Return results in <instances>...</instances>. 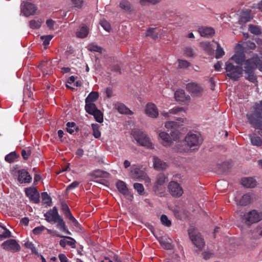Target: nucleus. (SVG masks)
Segmentation results:
<instances>
[{"label":"nucleus","mask_w":262,"mask_h":262,"mask_svg":"<svg viewBox=\"0 0 262 262\" xmlns=\"http://www.w3.org/2000/svg\"><path fill=\"white\" fill-rule=\"evenodd\" d=\"M115 107L120 114H130L132 113L131 111L127 108L124 104L121 103H116L115 104Z\"/></svg>","instance_id":"obj_28"},{"label":"nucleus","mask_w":262,"mask_h":262,"mask_svg":"<svg viewBox=\"0 0 262 262\" xmlns=\"http://www.w3.org/2000/svg\"><path fill=\"white\" fill-rule=\"evenodd\" d=\"M18 181L20 183H28L31 182L32 177L29 172L25 169L18 170Z\"/></svg>","instance_id":"obj_18"},{"label":"nucleus","mask_w":262,"mask_h":262,"mask_svg":"<svg viewBox=\"0 0 262 262\" xmlns=\"http://www.w3.org/2000/svg\"><path fill=\"white\" fill-rule=\"evenodd\" d=\"M1 247L6 251H9L13 253L18 252L20 250V245L14 239H10L5 241L2 244Z\"/></svg>","instance_id":"obj_13"},{"label":"nucleus","mask_w":262,"mask_h":262,"mask_svg":"<svg viewBox=\"0 0 262 262\" xmlns=\"http://www.w3.org/2000/svg\"><path fill=\"white\" fill-rule=\"evenodd\" d=\"M85 111L90 115H92L98 108L94 103H87L85 105Z\"/></svg>","instance_id":"obj_32"},{"label":"nucleus","mask_w":262,"mask_h":262,"mask_svg":"<svg viewBox=\"0 0 262 262\" xmlns=\"http://www.w3.org/2000/svg\"><path fill=\"white\" fill-rule=\"evenodd\" d=\"M251 197L249 194H246L243 195L239 201V205L242 206H246L251 202Z\"/></svg>","instance_id":"obj_33"},{"label":"nucleus","mask_w":262,"mask_h":262,"mask_svg":"<svg viewBox=\"0 0 262 262\" xmlns=\"http://www.w3.org/2000/svg\"><path fill=\"white\" fill-rule=\"evenodd\" d=\"M256 68L262 72V58L255 54L245 61L244 66L245 77L251 82H254L256 80L254 70Z\"/></svg>","instance_id":"obj_1"},{"label":"nucleus","mask_w":262,"mask_h":262,"mask_svg":"<svg viewBox=\"0 0 262 262\" xmlns=\"http://www.w3.org/2000/svg\"><path fill=\"white\" fill-rule=\"evenodd\" d=\"M216 43L217 45V48L215 51V58L219 59L225 55V52L218 42H216Z\"/></svg>","instance_id":"obj_35"},{"label":"nucleus","mask_w":262,"mask_h":262,"mask_svg":"<svg viewBox=\"0 0 262 262\" xmlns=\"http://www.w3.org/2000/svg\"><path fill=\"white\" fill-rule=\"evenodd\" d=\"M58 258L60 262H68V259L66 256L63 254H60L58 255Z\"/></svg>","instance_id":"obj_64"},{"label":"nucleus","mask_w":262,"mask_h":262,"mask_svg":"<svg viewBox=\"0 0 262 262\" xmlns=\"http://www.w3.org/2000/svg\"><path fill=\"white\" fill-rule=\"evenodd\" d=\"M189 237L193 245L200 250H202L205 246L204 239L201 235L198 232L196 229L194 227H190L188 229Z\"/></svg>","instance_id":"obj_6"},{"label":"nucleus","mask_w":262,"mask_h":262,"mask_svg":"<svg viewBox=\"0 0 262 262\" xmlns=\"http://www.w3.org/2000/svg\"><path fill=\"white\" fill-rule=\"evenodd\" d=\"M25 246L27 248L31 249V251L33 253H34V254L37 253V251L36 249L34 244L32 242L27 241V242L25 243Z\"/></svg>","instance_id":"obj_53"},{"label":"nucleus","mask_w":262,"mask_h":262,"mask_svg":"<svg viewBox=\"0 0 262 262\" xmlns=\"http://www.w3.org/2000/svg\"><path fill=\"white\" fill-rule=\"evenodd\" d=\"M179 67L180 68H187L189 66V63L186 60H178Z\"/></svg>","instance_id":"obj_58"},{"label":"nucleus","mask_w":262,"mask_h":262,"mask_svg":"<svg viewBox=\"0 0 262 262\" xmlns=\"http://www.w3.org/2000/svg\"><path fill=\"white\" fill-rule=\"evenodd\" d=\"M75 127L76 124L74 122H68L67 123V130L71 134L74 133Z\"/></svg>","instance_id":"obj_52"},{"label":"nucleus","mask_w":262,"mask_h":262,"mask_svg":"<svg viewBox=\"0 0 262 262\" xmlns=\"http://www.w3.org/2000/svg\"><path fill=\"white\" fill-rule=\"evenodd\" d=\"M161 0H140V4L142 6L149 5V4H155L160 2Z\"/></svg>","instance_id":"obj_51"},{"label":"nucleus","mask_w":262,"mask_h":262,"mask_svg":"<svg viewBox=\"0 0 262 262\" xmlns=\"http://www.w3.org/2000/svg\"><path fill=\"white\" fill-rule=\"evenodd\" d=\"M145 114L149 117L156 118L159 115L158 110L156 105L152 103L147 104L145 109Z\"/></svg>","instance_id":"obj_17"},{"label":"nucleus","mask_w":262,"mask_h":262,"mask_svg":"<svg viewBox=\"0 0 262 262\" xmlns=\"http://www.w3.org/2000/svg\"><path fill=\"white\" fill-rule=\"evenodd\" d=\"M4 231L2 233L0 234V239L2 240L4 238H9L11 237V232L5 227H2Z\"/></svg>","instance_id":"obj_45"},{"label":"nucleus","mask_w":262,"mask_h":262,"mask_svg":"<svg viewBox=\"0 0 262 262\" xmlns=\"http://www.w3.org/2000/svg\"><path fill=\"white\" fill-rule=\"evenodd\" d=\"M134 188L138 192L139 195H143L144 194V188L142 184L136 183L134 184Z\"/></svg>","instance_id":"obj_40"},{"label":"nucleus","mask_w":262,"mask_h":262,"mask_svg":"<svg viewBox=\"0 0 262 262\" xmlns=\"http://www.w3.org/2000/svg\"><path fill=\"white\" fill-rule=\"evenodd\" d=\"M74 7L80 8L83 4V0H71Z\"/></svg>","instance_id":"obj_59"},{"label":"nucleus","mask_w":262,"mask_h":262,"mask_svg":"<svg viewBox=\"0 0 262 262\" xmlns=\"http://www.w3.org/2000/svg\"><path fill=\"white\" fill-rule=\"evenodd\" d=\"M79 183L78 182L74 181L67 187V190H71L72 189H73L77 187L79 185Z\"/></svg>","instance_id":"obj_62"},{"label":"nucleus","mask_w":262,"mask_h":262,"mask_svg":"<svg viewBox=\"0 0 262 262\" xmlns=\"http://www.w3.org/2000/svg\"><path fill=\"white\" fill-rule=\"evenodd\" d=\"M172 239L168 237L164 236L161 237L160 240V243L161 246L165 249L170 250L173 248V245L172 244Z\"/></svg>","instance_id":"obj_26"},{"label":"nucleus","mask_w":262,"mask_h":262,"mask_svg":"<svg viewBox=\"0 0 262 262\" xmlns=\"http://www.w3.org/2000/svg\"><path fill=\"white\" fill-rule=\"evenodd\" d=\"M41 197L44 203L49 204L51 203V198L47 192L42 193Z\"/></svg>","instance_id":"obj_54"},{"label":"nucleus","mask_w":262,"mask_h":262,"mask_svg":"<svg viewBox=\"0 0 262 262\" xmlns=\"http://www.w3.org/2000/svg\"><path fill=\"white\" fill-rule=\"evenodd\" d=\"M166 179V177L164 174L161 173L159 174L156 182V186L158 187L159 186L163 185L165 182Z\"/></svg>","instance_id":"obj_36"},{"label":"nucleus","mask_w":262,"mask_h":262,"mask_svg":"<svg viewBox=\"0 0 262 262\" xmlns=\"http://www.w3.org/2000/svg\"><path fill=\"white\" fill-rule=\"evenodd\" d=\"M225 69L227 76L234 80H237L242 77L244 71L242 67L234 66L230 61L226 62Z\"/></svg>","instance_id":"obj_5"},{"label":"nucleus","mask_w":262,"mask_h":262,"mask_svg":"<svg viewBox=\"0 0 262 262\" xmlns=\"http://www.w3.org/2000/svg\"><path fill=\"white\" fill-rule=\"evenodd\" d=\"M64 238L70 239L69 241L66 240L65 239H61L59 241V245L61 247L64 248L67 245L71 246L72 248H75L76 247V241L75 240L70 236H64L63 237Z\"/></svg>","instance_id":"obj_25"},{"label":"nucleus","mask_w":262,"mask_h":262,"mask_svg":"<svg viewBox=\"0 0 262 262\" xmlns=\"http://www.w3.org/2000/svg\"><path fill=\"white\" fill-rule=\"evenodd\" d=\"M245 49L243 45L241 43H238L235 48V54L232 56L228 61H234L237 64L242 65L244 63V66H245ZM244 68V67H243Z\"/></svg>","instance_id":"obj_8"},{"label":"nucleus","mask_w":262,"mask_h":262,"mask_svg":"<svg viewBox=\"0 0 262 262\" xmlns=\"http://www.w3.org/2000/svg\"><path fill=\"white\" fill-rule=\"evenodd\" d=\"M174 97L177 101L186 103L190 100V96L186 95L184 91L179 90L177 91L174 93Z\"/></svg>","instance_id":"obj_20"},{"label":"nucleus","mask_w":262,"mask_h":262,"mask_svg":"<svg viewBox=\"0 0 262 262\" xmlns=\"http://www.w3.org/2000/svg\"><path fill=\"white\" fill-rule=\"evenodd\" d=\"M37 10L34 4L29 2H24L20 5V12L24 16L28 17L34 15Z\"/></svg>","instance_id":"obj_12"},{"label":"nucleus","mask_w":262,"mask_h":262,"mask_svg":"<svg viewBox=\"0 0 262 262\" xmlns=\"http://www.w3.org/2000/svg\"><path fill=\"white\" fill-rule=\"evenodd\" d=\"M129 176L134 179L144 180L146 182L149 181V179L147 176L146 173L136 165H133L132 166L129 172Z\"/></svg>","instance_id":"obj_10"},{"label":"nucleus","mask_w":262,"mask_h":262,"mask_svg":"<svg viewBox=\"0 0 262 262\" xmlns=\"http://www.w3.org/2000/svg\"><path fill=\"white\" fill-rule=\"evenodd\" d=\"M132 135L139 145L148 149L154 148L150 139L144 132L141 130H135L132 132Z\"/></svg>","instance_id":"obj_4"},{"label":"nucleus","mask_w":262,"mask_h":262,"mask_svg":"<svg viewBox=\"0 0 262 262\" xmlns=\"http://www.w3.org/2000/svg\"><path fill=\"white\" fill-rule=\"evenodd\" d=\"M21 156L24 159H27L31 154V151L29 149L25 150L23 149L21 150Z\"/></svg>","instance_id":"obj_61"},{"label":"nucleus","mask_w":262,"mask_h":262,"mask_svg":"<svg viewBox=\"0 0 262 262\" xmlns=\"http://www.w3.org/2000/svg\"><path fill=\"white\" fill-rule=\"evenodd\" d=\"M152 160L154 168L157 170H164L168 166L167 164L165 162L162 161L157 157L154 156Z\"/></svg>","instance_id":"obj_22"},{"label":"nucleus","mask_w":262,"mask_h":262,"mask_svg":"<svg viewBox=\"0 0 262 262\" xmlns=\"http://www.w3.org/2000/svg\"><path fill=\"white\" fill-rule=\"evenodd\" d=\"M252 113L247 114L249 123L255 129L262 130V101L254 106Z\"/></svg>","instance_id":"obj_3"},{"label":"nucleus","mask_w":262,"mask_h":262,"mask_svg":"<svg viewBox=\"0 0 262 262\" xmlns=\"http://www.w3.org/2000/svg\"><path fill=\"white\" fill-rule=\"evenodd\" d=\"M52 38L53 36L52 35L41 36L40 38L43 42V45L45 46V48H47V46L49 45L50 41Z\"/></svg>","instance_id":"obj_49"},{"label":"nucleus","mask_w":262,"mask_h":262,"mask_svg":"<svg viewBox=\"0 0 262 262\" xmlns=\"http://www.w3.org/2000/svg\"><path fill=\"white\" fill-rule=\"evenodd\" d=\"M89 32L88 27L84 25L80 26L79 29L76 31V35L78 38H83L86 37Z\"/></svg>","instance_id":"obj_27"},{"label":"nucleus","mask_w":262,"mask_h":262,"mask_svg":"<svg viewBox=\"0 0 262 262\" xmlns=\"http://www.w3.org/2000/svg\"><path fill=\"white\" fill-rule=\"evenodd\" d=\"M25 193L31 201L34 203H38L39 202V193L36 188L34 187L27 188Z\"/></svg>","instance_id":"obj_15"},{"label":"nucleus","mask_w":262,"mask_h":262,"mask_svg":"<svg viewBox=\"0 0 262 262\" xmlns=\"http://www.w3.org/2000/svg\"><path fill=\"white\" fill-rule=\"evenodd\" d=\"M62 210L66 216L72 222L75 226L79 225L78 222L75 219L71 212L70 209L66 204H62Z\"/></svg>","instance_id":"obj_21"},{"label":"nucleus","mask_w":262,"mask_h":262,"mask_svg":"<svg viewBox=\"0 0 262 262\" xmlns=\"http://www.w3.org/2000/svg\"><path fill=\"white\" fill-rule=\"evenodd\" d=\"M241 184L247 188H253L257 185L255 180L251 177L244 178L241 180Z\"/></svg>","instance_id":"obj_23"},{"label":"nucleus","mask_w":262,"mask_h":262,"mask_svg":"<svg viewBox=\"0 0 262 262\" xmlns=\"http://www.w3.org/2000/svg\"><path fill=\"white\" fill-rule=\"evenodd\" d=\"M168 188L170 194L174 197L179 198L183 193L182 187L177 182H170L168 185Z\"/></svg>","instance_id":"obj_14"},{"label":"nucleus","mask_w":262,"mask_h":262,"mask_svg":"<svg viewBox=\"0 0 262 262\" xmlns=\"http://www.w3.org/2000/svg\"><path fill=\"white\" fill-rule=\"evenodd\" d=\"M101 26L107 32H109L111 29L110 24L105 20H101L100 22Z\"/></svg>","instance_id":"obj_56"},{"label":"nucleus","mask_w":262,"mask_h":262,"mask_svg":"<svg viewBox=\"0 0 262 262\" xmlns=\"http://www.w3.org/2000/svg\"><path fill=\"white\" fill-rule=\"evenodd\" d=\"M46 229V228L43 226L36 227L33 230V233L34 234L38 235L42 233Z\"/></svg>","instance_id":"obj_55"},{"label":"nucleus","mask_w":262,"mask_h":262,"mask_svg":"<svg viewBox=\"0 0 262 262\" xmlns=\"http://www.w3.org/2000/svg\"><path fill=\"white\" fill-rule=\"evenodd\" d=\"M186 89L192 96L200 97L202 95L204 89L200 84L195 82H190L186 84Z\"/></svg>","instance_id":"obj_11"},{"label":"nucleus","mask_w":262,"mask_h":262,"mask_svg":"<svg viewBox=\"0 0 262 262\" xmlns=\"http://www.w3.org/2000/svg\"><path fill=\"white\" fill-rule=\"evenodd\" d=\"M212 255V253L209 251H204L202 253V256L204 259L207 260L209 259Z\"/></svg>","instance_id":"obj_63"},{"label":"nucleus","mask_w":262,"mask_h":262,"mask_svg":"<svg viewBox=\"0 0 262 262\" xmlns=\"http://www.w3.org/2000/svg\"><path fill=\"white\" fill-rule=\"evenodd\" d=\"M243 220L248 225L256 223L262 220V211L257 210H252L243 216Z\"/></svg>","instance_id":"obj_7"},{"label":"nucleus","mask_w":262,"mask_h":262,"mask_svg":"<svg viewBox=\"0 0 262 262\" xmlns=\"http://www.w3.org/2000/svg\"><path fill=\"white\" fill-rule=\"evenodd\" d=\"M17 158V156L15 152H11L6 156L5 160L10 163H13L15 161V159Z\"/></svg>","instance_id":"obj_41"},{"label":"nucleus","mask_w":262,"mask_h":262,"mask_svg":"<svg viewBox=\"0 0 262 262\" xmlns=\"http://www.w3.org/2000/svg\"><path fill=\"white\" fill-rule=\"evenodd\" d=\"M249 30L252 33L256 35H258L261 33V30L260 28L256 26L250 25Z\"/></svg>","instance_id":"obj_50"},{"label":"nucleus","mask_w":262,"mask_h":262,"mask_svg":"<svg viewBox=\"0 0 262 262\" xmlns=\"http://www.w3.org/2000/svg\"><path fill=\"white\" fill-rule=\"evenodd\" d=\"M42 21L41 19L31 20L29 22L30 27L32 29H38L41 25Z\"/></svg>","instance_id":"obj_42"},{"label":"nucleus","mask_w":262,"mask_h":262,"mask_svg":"<svg viewBox=\"0 0 262 262\" xmlns=\"http://www.w3.org/2000/svg\"><path fill=\"white\" fill-rule=\"evenodd\" d=\"M88 50L91 51H95L99 53H101L102 51V49L97 46L96 44L92 43L88 45Z\"/></svg>","instance_id":"obj_44"},{"label":"nucleus","mask_w":262,"mask_h":262,"mask_svg":"<svg viewBox=\"0 0 262 262\" xmlns=\"http://www.w3.org/2000/svg\"><path fill=\"white\" fill-rule=\"evenodd\" d=\"M203 141L201 136L199 133L189 132L185 138V142L187 146L184 147L178 148V150L181 152H188L189 150L198 149Z\"/></svg>","instance_id":"obj_2"},{"label":"nucleus","mask_w":262,"mask_h":262,"mask_svg":"<svg viewBox=\"0 0 262 262\" xmlns=\"http://www.w3.org/2000/svg\"><path fill=\"white\" fill-rule=\"evenodd\" d=\"M116 187L118 191L123 195L126 197L129 196L130 199L133 198V195L129 194L126 184L124 182L121 180L118 181L116 183Z\"/></svg>","instance_id":"obj_19"},{"label":"nucleus","mask_w":262,"mask_h":262,"mask_svg":"<svg viewBox=\"0 0 262 262\" xmlns=\"http://www.w3.org/2000/svg\"><path fill=\"white\" fill-rule=\"evenodd\" d=\"M251 144L256 146H262V139L255 134H252L249 136Z\"/></svg>","instance_id":"obj_29"},{"label":"nucleus","mask_w":262,"mask_h":262,"mask_svg":"<svg viewBox=\"0 0 262 262\" xmlns=\"http://www.w3.org/2000/svg\"><path fill=\"white\" fill-rule=\"evenodd\" d=\"M184 53L186 55L192 57L194 55V52L191 48L187 47L184 49Z\"/></svg>","instance_id":"obj_60"},{"label":"nucleus","mask_w":262,"mask_h":262,"mask_svg":"<svg viewBox=\"0 0 262 262\" xmlns=\"http://www.w3.org/2000/svg\"><path fill=\"white\" fill-rule=\"evenodd\" d=\"M56 223H57V227L60 230H61L62 231L63 230H66L67 227H66V224L61 217H60L58 219V221H57Z\"/></svg>","instance_id":"obj_47"},{"label":"nucleus","mask_w":262,"mask_h":262,"mask_svg":"<svg viewBox=\"0 0 262 262\" xmlns=\"http://www.w3.org/2000/svg\"><path fill=\"white\" fill-rule=\"evenodd\" d=\"M92 115L94 116L95 120L99 123H102L103 121V114L101 112L97 110L95 112H94Z\"/></svg>","instance_id":"obj_39"},{"label":"nucleus","mask_w":262,"mask_h":262,"mask_svg":"<svg viewBox=\"0 0 262 262\" xmlns=\"http://www.w3.org/2000/svg\"><path fill=\"white\" fill-rule=\"evenodd\" d=\"M51 62L49 61H42L40 65V69L45 74H49L51 73L50 69Z\"/></svg>","instance_id":"obj_31"},{"label":"nucleus","mask_w":262,"mask_h":262,"mask_svg":"<svg viewBox=\"0 0 262 262\" xmlns=\"http://www.w3.org/2000/svg\"><path fill=\"white\" fill-rule=\"evenodd\" d=\"M47 222L56 223L60 217L56 207H54L44 214Z\"/></svg>","instance_id":"obj_16"},{"label":"nucleus","mask_w":262,"mask_h":262,"mask_svg":"<svg viewBox=\"0 0 262 262\" xmlns=\"http://www.w3.org/2000/svg\"><path fill=\"white\" fill-rule=\"evenodd\" d=\"M120 7L125 11H129L131 9L130 2L126 0H122L120 3Z\"/></svg>","instance_id":"obj_38"},{"label":"nucleus","mask_w":262,"mask_h":262,"mask_svg":"<svg viewBox=\"0 0 262 262\" xmlns=\"http://www.w3.org/2000/svg\"><path fill=\"white\" fill-rule=\"evenodd\" d=\"M158 32L157 30L155 28H149L146 32V35L151 36L154 39H156L158 37Z\"/></svg>","instance_id":"obj_43"},{"label":"nucleus","mask_w":262,"mask_h":262,"mask_svg":"<svg viewBox=\"0 0 262 262\" xmlns=\"http://www.w3.org/2000/svg\"><path fill=\"white\" fill-rule=\"evenodd\" d=\"M160 220L163 225L167 227H170L171 226V221L168 219L166 215H162L160 218Z\"/></svg>","instance_id":"obj_48"},{"label":"nucleus","mask_w":262,"mask_h":262,"mask_svg":"<svg viewBox=\"0 0 262 262\" xmlns=\"http://www.w3.org/2000/svg\"><path fill=\"white\" fill-rule=\"evenodd\" d=\"M181 113H185L184 110L182 107H176L171 109L168 113H162V114L165 117H169V114H178Z\"/></svg>","instance_id":"obj_34"},{"label":"nucleus","mask_w":262,"mask_h":262,"mask_svg":"<svg viewBox=\"0 0 262 262\" xmlns=\"http://www.w3.org/2000/svg\"><path fill=\"white\" fill-rule=\"evenodd\" d=\"M181 134L177 130H174L171 133V137L165 132H161L159 133V137L162 140V144L164 146H169L171 143V138L174 141L179 140L181 138Z\"/></svg>","instance_id":"obj_9"},{"label":"nucleus","mask_w":262,"mask_h":262,"mask_svg":"<svg viewBox=\"0 0 262 262\" xmlns=\"http://www.w3.org/2000/svg\"><path fill=\"white\" fill-rule=\"evenodd\" d=\"M241 44L244 47L245 50L246 49H250V50H254L256 48L255 44L254 42L250 41H248L243 42Z\"/></svg>","instance_id":"obj_46"},{"label":"nucleus","mask_w":262,"mask_h":262,"mask_svg":"<svg viewBox=\"0 0 262 262\" xmlns=\"http://www.w3.org/2000/svg\"><path fill=\"white\" fill-rule=\"evenodd\" d=\"M178 126V124L176 122L168 121L166 122L165 126L167 128H176Z\"/></svg>","instance_id":"obj_57"},{"label":"nucleus","mask_w":262,"mask_h":262,"mask_svg":"<svg viewBox=\"0 0 262 262\" xmlns=\"http://www.w3.org/2000/svg\"><path fill=\"white\" fill-rule=\"evenodd\" d=\"M200 35L202 37H209L214 34V30L210 27H201L198 30Z\"/></svg>","instance_id":"obj_24"},{"label":"nucleus","mask_w":262,"mask_h":262,"mask_svg":"<svg viewBox=\"0 0 262 262\" xmlns=\"http://www.w3.org/2000/svg\"><path fill=\"white\" fill-rule=\"evenodd\" d=\"M99 97V93L97 92L93 91L91 92L85 98V103H94Z\"/></svg>","instance_id":"obj_30"},{"label":"nucleus","mask_w":262,"mask_h":262,"mask_svg":"<svg viewBox=\"0 0 262 262\" xmlns=\"http://www.w3.org/2000/svg\"><path fill=\"white\" fill-rule=\"evenodd\" d=\"M93 135L96 138H99L101 136V133L99 129V126L97 124H92Z\"/></svg>","instance_id":"obj_37"}]
</instances>
